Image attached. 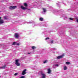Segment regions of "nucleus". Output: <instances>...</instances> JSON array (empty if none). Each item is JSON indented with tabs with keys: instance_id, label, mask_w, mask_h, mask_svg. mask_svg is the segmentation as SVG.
I'll use <instances>...</instances> for the list:
<instances>
[{
	"instance_id": "f257e3e1",
	"label": "nucleus",
	"mask_w": 78,
	"mask_h": 78,
	"mask_svg": "<svg viewBox=\"0 0 78 78\" xmlns=\"http://www.w3.org/2000/svg\"><path fill=\"white\" fill-rule=\"evenodd\" d=\"M16 63L15 64L17 66H20V63H19V59H16L15 60Z\"/></svg>"
},
{
	"instance_id": "f03ea898",
	"label": "nucleus",
	"mask_w": 78,
	"mask_h": 78,
	"mask_svg": "<svg viewBox=\"0 0 78 78\" xmlns=\"http://www.w3.org/2000/svg\"><path fill=\"white\" fill-rule=\"evenodd\" d=\"M16 8H17V6H11L9 7V9H16Z\"/></svg>"
},
{
	"instance_id": "7ed1b4c3",
	"label": "nucleus",
	"mask_w": 78,
	"mask_h": 78,
	"mask_svg": "<svg viewBox=\"0 0 78 78\" xmlns=\"http://www.w3.org/2000/svg\"><path fill=\"white\" fill-rule=\"evenodd\" d=\"M15 35L14 36L17 39L19 37V34L17 33H15Z\"/></svg>"
},
{
	"instance_id": "20e7f679",
	"label": "nucleus",
	"mask_w": 78,
	"mask_h": 78,
	"mask_svg": "<svg viewBox=\"0 0 78 78\" xmlns=\"http://www.w3.org/2000/svg\"><path fill=\"white\" fill-rule=\"evenodd\" d=\"M26 71H27V69H25L23 70L22 73V75H25V74H26Z\"/></svg>"
},
{
	"instance_id": "39448f33",
	"label": "nucleus",
	"mask_w": 78,
	"mask_h": 78,
	"mask_svg": "<svg viewBox=\"0 0 78 78\" xmlns=\"http://www.w3.org/2000/svg\"><path fill=\"white\" fill-rule=\"evenodd\" d=\"M63 56H64V55H60L59 56H58L57 57V59H62V58H63Z\"/></svg>"
},
{
	"instance_id": "423d86ee",
	"label": "nucleus",
	"mask_w": 78,
	"mask_h": 78,
	"mask_svg": "<svg viewBox=\"0 0 78 78\" xmlns=\"http://www.w3.org/2000/svg\"><path fill=\"white\" fill-rule=\"evenodd\" d=\"M3 23H4V20H0V25L2 24Z\"/></svg>"
},
{
	"instance_id": "0eeeda50",
	"label": "nucleus",
	"mask_w": 78,
	"mask_h": 78,
	"mask_svg": "<svg viewBox=\"0 0 78 78\" xmlns=\"http://www.w3.org/2000/svg\"><path fill=\"white\" fill-rule=\"evenodd\" d=\"M6 65H5L4 66H3L2 67H0V69H5L6 68Z\"/></svg>"
},
{
	"instance_id": "6e6552de",
	"label": "nucleus",
	"mask_w": 78,
	"mask_h": 78,
	"mask_svg": "<svg viewBox=\"0 0 78 78\" xmlns=\"http://www.w3.org/2000/svg\"><path fill=\"white\" fill-rule=\"evenodd\" d=\"M41 75H42V78H45V74L41 73Z\"/></svg>"
},
{
	"instance_id": "1a4fd4ad",
	"label": "nucleus",
	"mask_w": 78,
	"mask_h": 78,
	"mask_svg": "<svg viewBox=\"0 0 78 78\" xmlns=\"http://www.w3.org/2000/svg\"><path fill=\"white\" fill-rule=\"evenodd\" d=\"M48 73L50 74L51 73V70H50V69H48Z\"/></svg>"
},
{
	"instance_id": "9d476101",
	"label": "nucleus",
	"mask_w": 78,
	"mask_h": 78,
	"mask_svg": "<svg viewBox=\"0 0 78 78\" xmlns=\"http://www.w3.org/2000/svg\"><path fill=\"white\" fill-rule=\"evenodd\" d=\"M21 9H24V10L26 9V8L25 7H23V5H21Z\"/></svg>"
},
{
	"instance_id": "9b49d317",
	"label": "nucleus",
	"mask_w": 78,
	"mask_h": 78,
	"mask_svg": "<svg viewBox=\"0 0 78 78\" xmlns=\"http://www.w3.org/2000/svg\"><path fill=\"white\" fill-rule=\"evenodd\" d=\"M24 6H25V7H27V6H28V4H27V3H24Z\"/></svg>"
},
{
	"instance_id": "f8f14e48",
	"label": "nucleus",
	"mask_w": 78,
	"mask_h": 78,
	"mask_svg": "<svg viewBox=\"0 0 78 78\" xmlns=\"http://www.w3.org/2000/svg\"><path fill=\"white\" fill-rule=\"evenodd\" d=\"M42 9H43L44 12H46V9H45L44 8H43Z\"/></svg>"
},
{
	"instance_id": "ddd939ff",
	"label": "nucleus",
	"mask_w": 78,
	"mask_h": 78,
	"mask_svg": "<svg viewBox=\"0 0 78 78\" xmlns=\"http://www.w3.org/2000/svg\"><path fill=\"white\" fill-rule=\"evenodd\" d=\"M39 20L40 21H43V20H44V19L42 18H40L39 19Z\"/></svg>"
},
{
	"instance_id": "4468645a",
	"label": "nucleus",
	"mask_w": 78,
	"mask_h": 78,
	"mask_svg": "<svg viewBox=\"0 0 78 78\" xmlns=\"http://www.w3.org/2000/svg\"><path fill=\"white\" fill-rule=\"evenodd\" d=\"M32 49H33V50H34V49H35L36 48V47H35V46H32Z\"/></svg>"
},
{
	"instance_id": "2eb2a0df",
	"label": "nucleus",
	"mask_w": 78,
	"mask_h": 78,
	"mask_svg": "<svg viewBox=\"0 0 78 78\" xmlns=\"http://www.w3.org/2000/svg\"><path fill=\"white\" fill-rule=\"evenodd\" d=\"M66 64H67L68 65H69V64H70V62H67Z\"/></svg>"
},
{
	"instance_id": "dca6fc26",
	"label": "nucleus",
	"mask_w": 78,
	"mask_h": 78,
	"mask_svg": "<svg viewBox=\"0 0 78 78\" xmlns=\"http://www.w3.org/2000/svg\"><path fill=\"white\" fill-rule=\"evenodd\" d=\"M67 67L66 66H64V70H67Z\"/></svg>"
},
{
	"instance_id": "f3484780",
	"label": "nucleus",
	"mask_w": 78,
	"mask_h": 78,
	"mask_svg": "<svg viewBox=\"0 0 78 78\" xmlns=\"http://www.w3.org/2000/svg\"><path fill=\"white\" fill-rule=\"evenodd\" d=\"M47 61H48L47 60H45L44 62L43 63H44V64H45L46 62H47Z\"/></svg>"
},
{
	"instance_id": "a211bd4d",
	"label": "nucleus",
	"mask_w": 78,
	"mask_h": 78,
	"mask_svg": "<svg viewBox=\"0 0 78 78\" xmlns=\"http://www.w3.org/2000/svg\"><path fill=\"white\" fill-rule=\"evenodd\" d=\"M14 75L16 76V75H18V73H16L14 74Z\"/></svg>"
},
{
	"instance_id": "6ab92c4d",
	"label": "nucleus",
	"mask_w": 78,
	"mask_h": 78,
	"mask_svg": "<svg viewBox=\"0 0 78 78\" xmlns=\"http://www.w3.org/2000/svg\"><path fill=\"white\" fill-rule=\"evenodd\" d=\"M16 43H17L16 42H14L13 44H12V45H15L16 44Z\"/></svg>"
},
{
	"instance_id": "aec40b11",
	"label": "nucleus",
	"mask_w": 78,
	"mask_h": 78,
	"mask_svg": "<svg viewBox=\"0 0 78 78\" xmlns=\"http://www.w3.org/2000/svg\"><path fill=\"white\" fill-rule=\"evenodd\" d=\"M25 76H21L20 78H25Z\"/></svg>"
},
{
	"instance_id": "412c9836",
	"label": "nucleus",
	"mask_w": 78,
	"mask_h": 78,
	"mask_svg": "<svg viewBox=\"0 0 78 78\" xmlns=\"http://www.w3.org/2000/svg\"><path fill=\"white\" fill-rule=\"evenodd\" d=\"M50 39V38L48 37H46L45 39V40H47V39Z\"/></svg>"
},
{
	"instance_id": "4be33fe9",
	"label": "nucleus",
	"mask_w": 78,
	"mask_h": 78,
	"mask_svg": "<svg viewBox=\"0 0 78 78\" xmlns=\"http://www.w3.org/2000/svg\"><path fill=\"white\" fill-rule=\"evenodd\" d=\"M55 66H56V67H58L59 66L58 64H56L55 65Z\"/></svg>"
},
{
	"instance_id": "5701e85b",
	"label": "nucleus",
	"mask_w": 78,
	"mask_h": 78,
	"mask_svg": "<svg viewBox=\"0 0 78 78\" xmlns=\"http://www.w3.org/2000/svg\"><path fill=\"white\" fill-rule=\"evenodd\" d=\"M4 19H7V18H6V17L4 16Z\"/></svg>"
},
{
	"instance_id": "b1692460",
	"label": "nucleus",
	"mask_w": 78,
	"mask_h": 78,
	"mask_svg": "<svg viewBox=\"0 0 78 78\" xmlns=\"http://www.w3.org/2000/svg\"><path fill=\"white\" fill-rule=\"evenodd\" d=\"M51 43H52V44H53V40H52L51 41Z\"/></svg>"
},
{
	"instance_id": "393cba45",
	"label": "nucleus",
	"mask_w": 78,
	"mask_h": 78,
	"mask_svg": "<svg viewBox=\"0 0 78 78\" xmlns=\"http://www.w3.org/2000/svg\"><path fill=\"white\" fill-rule=\"evenodd\" d=\"M69 20H73V19L72 18H69Z\"/></svg>"
},
{
	"instance_id": "a878e982",
	"label": "nucleus",
	"mask_w": 78,
	"mask_h": 78,
	"mask_svg": "<svg viewBox=\"0 0 78 78\" xmlns=\"http://www.w3.org/2000/svg\"><path fill=\"white\" fill-rule=\"evenodd\" d=\"M16 45H20V44H19V43H17L16 44Z\"/></svg>"
},
{
	"instance_id": "bb28decb",
	"label": "nucleus",
	"mask_w": 78,
	"mask_h": 78,
	"mask_svg": "<svg viewBox=\"0 0 78 78\" xmlns=\"http://www.w3.org/2000/svg\"><path fill=\"white\" fill-rule=\"evenodd\" d=\"M76 21H77V22H78V19H77Z\"/></svg>"
},
{
	"instance_id": "cd10ccee",
	"label": "nucleus",
	"mask_w": 78,
	"mask_h": 78,
	"mask_svg": "<svg viewBox=\"0 0 78 78\" xmlns=\"http://www.w3.org/2000/svg\"><path fill=\"white\" fill-rule=\"evenodd\" d=\"M27 54H31V53H27Z\"/></svg>"
},
{
	"instance_id": "c85d7f7f",
	"label": "nucleus",
	"mask_w": 78,
	"mask_h": 78,
	"mask_svg": "<svg viewBox=\"0 0 78 78\" xmlns=\"http://www.w3.org/2000/svg\"><path fill=\"white\" fill-rule=\"evenodd\" d=\"M1 19H2V17L0 16V20H1Z\"/></svg>"
},
{
	"instance_id": "c756f323",
	"label": "nucleus",
	"mask_w": 78,
	"mask_h": 78,
	"mask_svg": "<svg viewBox=\"0 0 78 78\" xmlns=\"http://www.w3.org/2000/svg\"><path fill=\"white\" fill-rule=\"evenodd\" d=\"M1 76H0V78H1Z\"/></svg>"
}]
</instances>
